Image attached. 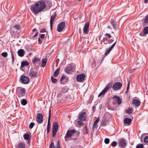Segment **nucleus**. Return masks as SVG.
<instances>
[{"mask_svg": "<svg viewBox=\"0 0 148 148\" xmlns=\"http://www.w3.org/2000/svg\"><path fill=\"white\" fill-rule=\"evenodd\" d=\"M45 2L42 0L38 1L35 4L32 5L30 8L31 11L34 13L38 14L41 12L46 6L47 8L50 9L52 6V3L49 0H45Z\"/></svg>", "mask_w": 148, "mask_h": 148, "instance_id": "1", "label": "nucleus"}, {"mask_svg": "<svg viewBox=\"0 0 148 148\" xmlns=\"http://www.w3.org/2000/svg\"><path fill=\"white\" fill-rule=\"evenodd\" d=\"M110 116V114L108 113H106L104 114L101 122L102 126H105L106 125L107 123L108 122Z\"/></svg>", "mask_w": 148, "mask_h": 148, "instance_id": "2", "label": "nucleus"}, {"mask_svg": "<svg viewBox=\"0 0 148 148\" xmlns=\"http://www.w3.org/2000/svg\"><path fill=\"white\" fill-rule=\"evenodd\" d=\"M75 65L74 64H69L67 65L64 71L66 73L68 74H70L75 70Z\"/></svg>", "mask_w": 148, "mask_h": 148, "instance_id": "3", "label": "nucleus"}, {"mask_svg": "<svg viewBox=\"0 0 148 148\" xmlns=\"http://www.w3.org/2000/svg\"><path fill=\"white\" fill-rule=\"evenodd\" d=\"M112 83H109L106 85L105 88L98 95V97H99L101 95H104L109 90V89L112 87Z\"/></svg>", "mask_w": 148, "mask_h": 148, "instance_id": "4", "label": "nucleus"}, {"mask_svg": "<svg viewBox=\"0 0 148 148\" xmlns=\"http://www.w3.org/2000/svg\"><path fill=\"white\" fill-rule=\"evenodd\" d=\"M58 128V123L56 122H54L53 124L52 129V136L53 137H54L56 136Z\"/></svg>", "mask_w": 148, "mask_h": 148, "instance_id": "5", "label": "nucleus"}, {"mask_svg": "<svg viewBox=\"0 0 148 148\" xmlns=\"http://www.w3.org/2000/svg\"><path fill=\"white\" fill-rule=\"evenodd\" d=\"M75 132V129L68 130L64 137V138L66 139L72 136Z\"/></svg>", "mask_w": 148, "mask_h": 148, "instance_id": "6", "label": "nucleus"}, {"mask_svg": "<svg viewBox=\"0 0 148 148\" xmlns=\"http://www.w3.org/2000/svg\"><path fill=\"white\" fill-rule=\"evenodd\" d=\"M118 143L119 147L122 148H125L127 145L126 141L123 138L120 139Z\"/></svg>", "mask_w": 148, "mask_h": 148, "instance_id": "7", "label": "nucleus"}, {"mask_svg": "<svg viewBox=\"0 0 148 148\" xmlns=\"http://www.w3.org/2000/svg\"><path fill=\"white\" fill-rule=\"evenodd\" d=\"M51 117V109L50 108L49 111V115L48 121V124L47 128V134H48L50 131L51 126L50 125V121Z\"/></svg>", "mask_w": 148, "mask_h": 148, "instance_id": "8", "label": "nucleus"}, {"mask_svg": "<svg viewBox=\"0 0 148 148\" xmlns=\"http://www.w3.org/2000/svg\"><path fill=\"white\" fill-rule=\"evenodd\" d=\"M43 115L41 113H38L36 116V121L38 123H41L43 121Z\"/></svg>", "mask_w": 148, "mask_h": 148, "instance_id": "9", "label": "nucleus"}, {"mask_svg": "<svg viewBox=\"0 0 148 148\" xmlns=\"http://www.w3.org/2000/svg\"><path fill=\"white\" fill-rule=\"evenodd\" d=\"M85 75L84 73L78 75L77 76L76 80L78 82H82L83 81L85 80Z\"/></svg>", "mask_w": 148, "mask_h": 148, "instance_id": "10", "label": "nucleus"}, {"mask_svg": "<svg viewBox=\"0 0 148 148\" xmlns=\"http://www.w3.org/2000/svg\"><path fill=\"white\" fill-rule=\"evenodd\" d=\"M69 80L68 78L62 75L60 81V83L61 84H64L68 82Z\"/></svg>", "mask_w": 148, "mask_h": 148, "instance_id": "11", "label": "nucleus"}, {"mask_svg": "<svg viewBox=\"0 0 148 148\" xmlns=\"http://www.w3.org/2000/svg\"><path fill=\"white\" fill-rule=\"evenodd\" d=\"M89 23L86 22L85 23L83 29V32L84 34H87L89 32Z\"/></svg>", "mask_w": 148, "mask_h": 148, "instance_id": "12", "label": "nucleus"}, {"mask_svg": "<svg viewBox=\"0 0 148 148\" xmlns=\"http://www.w3.org/2000/svg\"><path fill=\"white\" fill-rule=\"evenodd\" d=\"M20 79L22 83L24 84H27L29 81V79L28 77L25 76L24 75H22L20 77Z\"/></svg>", "mask_w": 148, "mask_h": 148, "instance_id": "13", "label": "nucleus"}, {"mask_svg": "<svg viewBox=\"0 0 148 148\" xmlns=\"http://www.w3.org/2000/svg\"><path fill=\"white\" fill-rule=\"evenodd\" d=\"M122 86V84L120 82H117L114 84L112 86L113 89L115 90L119 89Z\"/></svg>", "mask_w": 148, "mask_h": 148, "instance_id": "14", "label": "nucleus"}, {"mask_svg": "<svg viewBox=\"0 0 148 148\" xmlns=\"http://www.w3.org/2000/svg\"><path fill=\"white\" fill-rule=\"evenodd\" d=\"M56 12H54L51 17L50 20V25L51 30H52L53 23L56 18Z\"/></svg>", "mask_w": 148, "mask_h": 148, "instance_id": "15", "label": "nucleus"}, {"mask_svg": "<svg viewBox=\"0 0 148 148\" xmlns=\"http://www.w3.org/2000/svg\"><path fill=\"white\" fill-rule=\"evenodd\" d=\"M40 59L38 58L35 57L32 60L33 63L36 66H38L40 64Z\"/></svg>", "mask_w": 148, "mask_h": 148, "instance_id": "16", "label": "nucleus"}, {"mask_svg": "<svg viewBox=\"0 0 148 148\" xmlns=\"http://www.w3.org/2000/svg\"><path fill=\"white\" fill-rule=\"evenodd\" d=\"M37 74L38 72L35 71L34 69L32 68L30 70L29 73L30 76L36 77H37Z\"/></svg>", "mask_w": 148, "mask_h": 148, "instance_id": "17", "label": "nucleus"}, {"mask_svg": "<svg viewBox=\"0 0 148 148\" xmlns=\"http://www.w3.org/2000/svg\"><path fill=\"white\" fill-rule=\"evenodd\" d=\"M112 98L118 105H120L121 103V100L119 97L117 95H114L113 97Z\"/></svg>", "mask_w": 148, "mask_h": 148, "instance_id": "18", "label": "nucleus"}, {"mask_svg": "<svg viewBox=\"0 0 148 148\" xmlns=\"http://www.w3.org/2000/svg\"><path fill=\"white\" fill-rule=\"evenodd\" d=\"M65 25V23L64 22H61L58 25V32H61Z\"/></svg>", "mask_w": 148, "mask_h": 148, "instance_id": "19", "label": "nucleus"}, {"mask_svg": "<svg viewBox=\"0 0 148 148\" xmlns=\"http://www.w3.org/2000/svg\"><path fill=\"white\" fill-rule=\"evenodd\" d=\"M116 42V40L108 49H107V50L105 51V55L107 56L110 53L114 47Z\"/></svg>", "mask_w": 148, "mask_h": 148, "instance_id": "20", "label": "nucleus"}, {"mask_svg": "<svg viewBox=\"0 0 148 148\" xmlns=\"http://www.w3.org/2000/svg\"><path fill=\"white\" fill-rule=\"evenodd\" d=\"M86 113L85 112H83L81 114L79 117V119L81 121H84L86 120Z\"/></svg>", "mask_w": 148, "mask_h": 148, "instance_id": "21", "label": "nucleus"}, {"mask_svg": "<svg viewBox=\"0 0 148 148\" xmlns=\"http://www.w3.org/2000/svg\"><path fill=\"white\" fill-rule=\"evenodd\" d=\"M17 53L19 56L22 57L25 55V52L24 49H21L18 51Z\"/></svg>", "mask_w": 148, "mask_h": 148, "instance_id": "22", "label": "nucleus"}, {"mask_svg": "<svg viewBox=\"0 0 148 148\" xmlns=\"http://www.w3.org/2000/svg\"><path fill=\"white\" fill-rule=\"evenodd\" d=\"M132 103L135 106L138 107L140 105V102L137 99H134L132 100Z\"/></svg>", "mask_w": 148, "mask_h": 148, "instance_id": "23", "label": "nucleus"}, {"mask_svg": "<svg viewBox=\"0 0 148 148\" xmlns=\"http://www.w3.org/2000/svg\"><path fill=\"white\" fill-rule=\"evenodd\" d=\"M16 147V148H26L25 143L23 142L19 143Z\"/></svg>", "mask_w": 148, "mask_h": 148, "instance_id": "24", "label": "nucleus"}, {"mask_svg": "<svg viewBox=\"0 0 148 148\" xmlns=\"http://www.w3.org/2000/svg\"><path fill=\"white\" fill-rule=\"evenodd\" d=\"M17 90H19L20 91V92L21 94V96H24L25 94V89L24 88H18Z\"/></svg>", "mask_w": 148, "mask_h": 148, "instance_id": "25", "label": "nucleus"}, {"mask_svg": "<svg viewBox=\"0 0 148 148\" xmlns=\"http://www.w3.org/2000/svg\"><path fill=\"white\" fill-rule=\"evenodd\" d=\"M132 120L131 119L128 118H126L123 121L124 123L125 124L130 125V124Z\"/></svg>", "mask_w": 148, "mask_h": 148, "instance_id": "26", "label": "nucleus"}, {"mask_svg": "<svg viewBox=\"0 0 148 148\" xmlns=\"http://www.w3.org/2000/svg\"><path fill=\"white\" fill-rule=\"evenodd\" d=\"M23 137L25 139L28 140L29 141V135L28 132H27L23 135Z\"/></svg>", "mask_w": 148, "mask_h": 148, "instance_id": "27", "label": "nucleus"}, {"mask_svg": "<svg viewBox=\"0 0 148 148\" xmlns=\"http://www.w3.org/2000/svg\"><path fill=\"white\" fill-rule=\"evenodd\" d=\"M47 59L46 58H45L44 59H43L42 60V64H41V66L42 67H44L47 63Z\"/></svg>", "mask_w": 148, "mask_h": 148, "instance_id": "28", "label": "nucleus"}, {"mask_svg": "<svg viewBox=\"0 0 148 148\" xmlns=\"http://www.w3.org/2000/svg\"><path fill=\"white\" fill-rule=\"evenodd\" d=\"M29 64V62L27 61H23L21 62V67H23L24 66L28 65Z\"/></svg>", "mask_w": 148, "mask_h": 148, "instance_id": "29", "label": "nucleus"}, {"mask_svg": "<svg viewBox=\"0 0 148 148\" xmlns=\"http://www.w3.org/2000/svg\"><path fill=\"white\" fill-rule=\"evenodd\" d=\"M111 23L114 29L115 30H116L117 29L116 23L114 21H112L111 22Z\"/></svg>", "mask_w": 148, "mask_h": 148, "instance_id": "30", "label": "nucleus"}, {"mask_svg": "<svg viewBox=\"0 0 148 148\" xmlns=\"http://www.w3.org/2000/svg\"><path fill=\"white\" fill-rule=\"evenodd\" d=\"M20 29V26L18 25H16L14 26H13L12 27V29L14 30H18Z\"/></svg>", "mask_w": 148, "mask_h": 148, "instance_id": "31", "label": "nucleus"}, {"mask_svg": "<svg viewBox=\"0 0 148 148\" xmlns=\"http://www.w3.org/2000/svg\"><path fill=\"white\" fill-rule=\"evenodd\" d=\"M69 90V88L66 86H65L61 89V92L63 93L67 92Z\"/></svg>", "mask_w": 148, "mask_h": 148, "instance_id": "32", "label": "nucleus"}, {"mask_svg": "<svg viewBox=\"0 0 148 148\" xmlns=\"http://www.w3.org/2000/svg\"><path fill=\"white\" fill-rule=\"evenodd\" d=\"M133 109L132 108L129 107L128 110H126V112L128 114H131L133 111Z\"/></svg>", "mask_w": 148, "mask_h": 148, "instance_id": "33", "label": "nucleus"}, {"mask_svg": "<svg viewBox=\"0 0 148 148\" xmlns=\"http://www.w3.org/2000/svg\"><path fill=\"white\" fill-rule=\"evenodd\" d=\"M60 70V69L59 68H58L54 72L53 75L55 77H56L58 76V75L59 73Z\"/></svg>", "mask_w": 148, "mask_h": 148, "instance_id": "34", "label": "nucleus"}, {"mask_svg": "<svg viewBox=\"0 0 148 148\" xmlns=\"http://www.w3.org/2000/svg\"><path fill=\"white\" fill-rule=\"evenodd\" d=\"M34 33H32L30 36V39L34 38L38 35V32H36V33L34 34H33Z\"/></svg>", "mask_w": 148, "mask_h": 148, "instance_id": "35", "label": "nucleus"}, {"mask_svg": "<svg viewBox=\"0 0 148 148\" xmlns=\"http://www.w3.org/2000/svg\"><path fill=\"white\" fill-rule=\"evenodd\" d=\"M27 103V101L25 99H23L21 101V103L23 105H25Z\"/></svg>", "mask_w": 148, "mask_h": 148, "instance_id": "36", "label": "nucleus"}, {"mask_svg": "<svg viewBox=\"0 0 148 148\" xmlns=\"http://www.w3.org/2000/svg\"><path fill=\"white\" fill-rule=\"evenodd\" d=\"M51 80L52 82L54 84L56 83L58 81L57 80L54 78L53 76L51 77Z\"/></svg>", "mask_w": 148, "mask_h": 148, "instance_id": "37", "label": "nucleus"}, {"mask_svg": "<svg viewBox=\"0 0 148 148\" xmlns=\"http://www.w3.org/2000/svg\"><path fill=\"white\" fill-rule=\"evenodd\" d=\"M143 31L146 35L148 34V27H145L143 29Z\"/></svg>", "mask_w": 148, "mask_h": 148, "instance_id": "38", "label": "nucleus"}, {"mask_svg": "<svg viewBox=\"0 0 148 148\" xmlns=\"http://www.w3.org/2000/svg\"><path fill=\"white\" fill-rule=\"evenodd\" d=\"M144 23L145 24H148V15H146L144 19Z\"/></svg>", "mask_w": 148, "mask_h": 148, "instance_id": "39", "label": "nucleus"}, {"mask_svg": "<svg viewBox=\"0 0 148 148\" xmlns=\"http://www.w3.org/2000/svg\"><path fill=\"white\" fill-rule=\"evenodd\" d=\"M144 146L143 144H140L137 145L136 148H143Z\"/></svg>", "mask_w": 148, "mask_h": 148, "instance_id": "40", "label": "nucleus"}, {"mask_svg": "<svg viewBox=\"0 0 148 148\" xmlns=\"http://www.w3.org/2000/svg\"><path fill=\"white\" fill-rule=\"evenodd\" d=\"M11 58L12 60V63H14V55L13 53V52L11 50Z\"/></svg>", "mask_w": 148, "mask_h": 148, "instance_id": "41", "label": "nucleus"}, {"mask_svg": "<svg viewBox=\"0 0 148 148\" xmlns=\"http://www.w3.org/2000/svg\"><path fill=\"white\" fill-rule=\"evenodd\" d=\"M8 55V53L6 52H4L1 53V56L4 57H7Z\"/></svg>", "mask_w": 148, "mask_h": 148, "instance_id": "42", "label": "nucleus"}, {"mask_svg": "<svg viewBox=\"0 0 148 148\" xmlns=\"http://www.w3.org/2000/svg\"><path fill=\"white\" fill-rule=\"evenodd\" d=\"M117 144V143L116 141H114L111 143V145L113 147H115Z\"/></svg>", "mask_w": 148, "mask_h": 148, "instance_id": "43", "label": "nucleus"}, {"mask_svg": "<svg viewBox=\"0 0 148 148\" xmlns=\"http://www.w3.org/2000/svg\"><path fill=\"white\" fill-rule=\"evenodd\" d=\"M110 139L108 138H106L104 140V142L106 144H108L110 142Z\"/></svg>", "mask_w": 148, "mask_h": 148, "instance_id": "44", "label": "nucleus"}, {"mask_svg": "<svg viewBox=\"0 0 148 148\" xmlns=\"http://www.w3.org/2000/svg\"><path fill=\"white\" fill-rule=\"evenodd\" d=\"M35 123L34 122H32L29 125V128L30 129H32Z\"/></svg>", "mask_w": 148, "mask_h": 148, "instance_id": "45", "label": "nucleus"}, {"mask_svg": "<svg viewBox=\"0 0 148 148\" xmlns=\"http://www.w3.org/2000/svg\"><path fill=\"white\" fill-rule=\"evenodd\" d=\"M54 143L52 142L50 145L49 148H54Z\"/></svg>", "mask_w": 148, "mask_h": 148, "instance_id": "46", "label": "nucleus"}, {"mask_svg": "<svg viewBox=\"0 0 148 148\" xmlns=\"http://www.w3.org/2000/svg\"><path fill=\"white\" fill-rule=\"evenodd\" d=\"M105 36H108V37H108V40L110 39V38L112 37L110 35V34H109L108 33H106V34H105Z\"/></svg>", "mask_w": 148, "mask_h": 148, "instance_id": "47", "label": "nucleus"}, {"mask_svg": "<svg viewBox=\"0 0 148 148\" xmlns=\"http://www.w3.org/2000/svg\"><path fill=\"white\" fill-rule=\"evenodd\" d=\"M114 41V40L112 39H108V44H110L113 42Z\"/></svg>", "mask_w": 148, "mask_h": 148, "instance_id": "48", "label": "nucleus"}, {"mask_svg": "<svg viewBox=\"0 0 148 148\" xmlns=\"http://www.w3.org/2000/svg\"><path fill=\"white\" fill-rule=\"evenodd\" d=\"M144 142L145 143H148V136L145 137L144 139Z\"/></svg>", "mask_w": 148, "mask_h": 148, "instance_id": "49", "label": "nucleus"}, {"mask_svg": "<svg viewBox=\"0 0 148 148\" xmlns=\"http://www.w3.org/2000/svg\"><path fill=\"white\" fill-rule=\"evenodd\" d=\"M99 117L97 118L96 120L94 121V123L97 124L99 121Z\"/></svg>", "mask_w": 148, "mask_h": 148, "instance_id": "50", "label": "nucleus"}, {"mask_svg": "<svg viewBox=\"0 0 148 148\" xmlns=\"http://www.w3.org/2000/svg\"><path fill=\"white\" fill-rule=\"evenodd\" d=\"M92 67H95L96 66V63L95 61H94L92 62L91 64Z\"/></svg>", "mask_w": 148, "mask_h": 148, "instance_id": "51", "label": "nucleus"}, {"mask_svg": "<svg viewBox=\"0 0 148 148\" xmlns=\"http://www.w3.org/2000/svg\"><path fill=\"white\" fill-rule=\"evenodd\" d=\"M77 124L79 125L82 126L84 125V123L80 121H77Z\"/></svg>", "mask_w": 148, "mask_h": 148, "instance_id": "52", "label": "nucleus"}, {"mask_svg": "<svg viewBox=\"0 0 148 148\" xmlns=\"http://www.w3.org/2000/svg\"><path fill=\"white\" fill-rule=\"evenodd\" d=\"M98 127V125L97 124L94 123L93 125L92 129L94 130L95 128L97 129Z\"/></svg>", "mask_w": 148, "mask_h": 148, "instance_id": "53", "label": "nucleus"}, {"mask_svg": "<svg viewBox=\"0 0 148 148\" xmlns=\"http://www.w3.org/2000/svg\"><path fill=\"white\" fill-rule=\"evenodd\" d=\"M84 129L85 130L86 133V134H88V130L87 128V125H85L84 127Z\"/></svg>", "mask_w": 148, "mask_h": 148, "instance_id": "54", "label": "nucleus"}, {"mask_svg": "<svg viewBox=\"0 0 148 148\" xmlns=\"http://www.w3.org/2000/svg\"><path fill=\"white\" fill-rule=\"evenodd\" d=\"M139 35L141 36H145L146 34H145V33H144V32H141L139 34Z\"/></svg>", "mask_w": 148, "mask_h": 148, "instance_id": "55", "label": "nucleus"}, {"mask_svg": "<svg viewBox=\"0 0 148 148\" xmlns=\"http://www.w3.org/2000/svg\"><path fill=\"white\" fill-rule=\"evenodd\" d=\"M41 33H43L46 32V30L45 29H42L40 30Z\"/></svg>", "mask_w": 148, "mask_h": 148, "instance_id": "56", "label": "nucleus"}, {"mask_svg": "<svg viewBox=\"0 0 148 148\" xmlns=\"http://www.w3.org/2000/svg\"><path fill=\"white\" fill-rule=\"evenodd\" d=\"M56 148H60V146L59 145V141L58 142L57 144V147Z\"/></svg>", "mask_w": 148, "mask_h": 148, "instance_id": "57", "label": "nucleus"}, {"mask_svg": "<svg viewBox=\"0 0 148 148\" xmlns=\"http://www.w3.org/2000/svg\"><path fill=\"white\" fill-rule=\"evenodd\" d=\"M45 34H41L40 36V38L41 39H42L44 38L45 37Z\"/></svg>", "mask_w": 148, "mask_h": 148, "instance_id": "58", "label": "nucleus"}, {"mask_svg": "<svg viewBox=\"0 0 148 148\" xmlns=\"http://www.w3.org/2000/svg\"><path fill=\"white\" fill-rule=\"evenodd\" d=\"M38 42L39 44H41L42 43V41L40 40V38H38Z\"/></svg>", "mask_w": 148, "mask_h": 148, "instance_id": "59", "label": "nucleus"}, {"mask_svg": "<svg viewBox=\"0 0 148 148\" xmlns=\"http://www.w3.org/2000/svg\"><path fill=\"white\" fill-rule=\"evenodd\" d=\"M108 37H106V38H104L103 39V42H104L106 40L107 41H108Z\"/></svg>", "mask_w": 148, "mask_h": 148, "instance_id": "60", "label": "nucleus"}, {"mask_svg": "<svg viewBox=\"0 0 148 148\" xmlns=\"http://www.w3.org/2000/svg\"><path fill=\"white\" fill-rule=\"evenodd\" d=\"M129 87H127L126 90V92H125V93H127L128 92L129 90Z\"/></svg>", "mask_w": 148, "mask_h": 148, "instance_id": "61", "label": "nucleus"}, {"mask_svg": "<svg viewBox=\"0 0 148 148\" xmlns=\"http://www.w3.org/2000/svg\"><path fill=\"white\" fill-rule=\"evenodd\" d=\"M105 56H104V57H103L102 58V60H101V62H100V65L101 64V63H102V62L103 60H104V59L105 58Z\"/></svg>", "mask_w": 148, "mask_h": 148, "instance_id": "62", "label": "nucleus"}, {"mask_svg": "<svg viewBox=\"0 0 148 148\" xmlns=\"http://www.w3.org/2000/svg\"><path fill=\"white\" fill-rule=\"evenodd\" d=\"M37 29L36 28H34L32 30V33H33L34 32L37 30Z\"/></svg>", "mask_w": 148, "mask_h": 148, "instance_id": "63", "label": "nucleus"}, {"mask_svg": "<svg viewBox=\"0 0 148 148\" xmlns=\"http://www.w3.org/2000/svg\"><path fill=\"white\" fill-rule=\"evenodd\" d=\"M144 3H148V0H144Z\"/></svg>", "mask_w": 148, "mask_h": 148, "instance_id": "64", "label": "nucleus"}]
</instances>
